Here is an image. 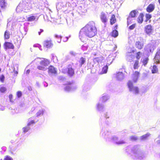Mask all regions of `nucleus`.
Returning <instances> with one entry per match:
<instances>
[{"mask_svg": "<svg viewBox=\"0 0 160 160\" xmlns=\"http://www.w3.org/2000/svg\"><path fill=\"white\" fill-rule=\"evenodd\" d=\"M149 20L148 19H147V18H146L145 20V22H147Z\"/></svg>", "mask_w": 160, "mask_h": 160, "instance_id": "864d4df0", "label": "nucleus"}, {"mask_svg": "<svg viewBox=\"0 0 160 160\" xmlns=\"http://www.w3.org/2000/svg\"><path fill=\"white\" fill-rule=\"evenodd\" d=\"M130 140L132 141H136L138 140V138L134 136H132L130 138Z\"/></svg>", "mask_w": 160, "mask_h": 160, "instance_id": "7c9ffc66", "label": "nucleus"}, {"mask_svg": "<svg viewBox=\"0 0 160 160\" xmlns=\"http://www.w3.org/2000/svg\"><path fill=\"white\" fill-rule=\"evenodd\" d=\"M74 82H67L64 84V85L65 86L64 89L66 92H69L73 87Z\"/></svg>", "mask_w": 160, "mask_h": 160, "instance_id": "39448f33", "label": "nucleus"}, {"mask_svg": "<svg viewBox=\"0 0 160 160\" xmlns=\"http://www.w3.org/2000/svg\"><path fill=\"white\" fill-rule=\"evenodd\" d=\"M10 101L11 102H13V101L12 100V94H10L9 96Z\"/></svg>", "mask_w": 160, "mask_h": 160, "instance_id": "ea45409f", "label": "nucleus"}, {"mask_svg": "<svg viewBox=\"0 0 160 160\" xmlns=\"http://www.w3.org/2000/svg\"><path fill=\"white\" fill-rule=\"evenodd\" d=\"M100 18L102 22L104 23L108 21V19L107 18L106 15L103 12H102L101 13Z\"/></svg>", "mask_w": 160, "mask_h": 160, "instance_id": "ddd939ff", "label": "nucleus"}, {"mask_svg": "<svg viewBox=\"0 0 160 160\" xmlns=\"http://www.w3.org/2000/svg\"><path fill=\"white\" fill-rule=\"evenodd\" d=\"M102 99H105V98H106V97L105 96H103V97H102Z\"/></svg>", "mask_w": 160, "mask_h": 160, "instance_id": "3c124183", "label": "nucleus"}, {"mask_svg": "<svg viewBox=\"0 0 160 160\" xmlns=\"http://www.w3.org/2000/svg\"><path fill=\"white\" fill-rule=\"evenodd\" d=\"M144 15L142 13H140L138 17L137 18V21L138 23H142L143 21V18Z\"/></svg>", "mask_w": 160, "mask_h": 160, "instance_id": "a211bd4d", "label": "nucleus"}, {"mask_svg": "<svg viewBox=\"0 0 160 160\" xmlns=\"http://www.w3.org/2000/svg\"><path fill=\"white\" fill-rule=\"evenodd\" d=\"M97 33V29L95 23L91 21L81 29L79 33V38L81 40H83L85 36L92 38L96 35Z\"/></svg>", "mask_w": 160, "mask_h": 160, "instance_id": "f257e3e1", "label": "nucleus"}, {"mask_svg": "<svg viewBox=\"0 0 160 160\" xmlns=\"http://www.w3.org/2000/svg\"><path fill=\"white\" fill-rule=\"evenodd\" d=\"M117 22V19L116 18L115 16L113 14L111 15V18L110 19V24L111 25H113L115 24Z\"/></svg>", "mask_w": 160, "mask_h": 160, "instance_id": "f3484780", "label": "nucleus"}, {"mask_svg": "<svg viewBox=\"0 0 160 160\" xmlns=\"http://www.w3.org/2000/svg\"><path fill=\"white\" fill-rule=\"evenodd\" d=\"M4 77L3 75H2L0 78V80L1 82H3L4 80Z\"/></svg>", "mask_w": 160, "mask_h": 160, "instance_id": "58836bf2", "label": "nucleus"}, {"mask_svg": "<svg viewBox=\"0 0 160 160\" xmlns=\"http://www.w3.org/2000/svg\"><path fill=\"white\" fill-rule=\"evenodd\" d=\"M53 45L52 42L51 40H47L44 42L43 46L47 48H51Z\"/></svg>", "mask_w": 160, "mask_h": 160, "instance_id": "0eeeda50", "label": "nucleus"}, {"mask_svg": "<svg viewBox=\"0 0 160 160\" xmlns=\"http://www.w3.org/2000/svg\"><path fill=\"white\" fill-rule=\"evenodd\" d=\"M43 32V29H40V31H39L38 32V35H41V33L42 32Z\"/></svg>", "mask_w": 160, "mask_h": 160, "instance_id": "c03bdc74", "label": "nucleus"}, {"mask_svg": "<svg viewBox=\"0 0 160 160\" xmlns=\"http://www.w3.org/2000/svg\"><path fill=\"white\" fill-rule=\"evenodd\" d=\"M146 18H147V19L149 20L152 18V15L151 14H146L145 15Z\"/></svg>", "mask_w": 160, "mask_h": 160, "instance_id": "e433bc0d", "label": "nucleus"}, {"mask_svg": "<svg viewBox=\"0 0 160 160\" xmlns=\"http://www.w3.org/2000/svg\"><path fill=\"white\" fill-rule=\"evenodd\" d=\"M124 143H125V142L123 141H122L119 142H118L117 143V144H123Z\"/></svg>", "mask_w": 160, "mask_h": 160, "instance_id": "a18cd8bd", "label": "nucleus"}, {"mask_svg": "<svg viewBox=\"0 0 160 160\" xmlns=\"http://www.w3.org/2000/svg\"><path fill=\"white\" fill-rule=\"evenodd\" d=\"M48 72L52 74H56L57 73L56 69L52 65L50 66L48 68Z\"/></svg>", "mask_w": 160, "mask_h": 160, "instance_id": "1a4fd4ad", "label": "nucleus"}, {"mask_svg": "<svg viewBox=\"0 0 160 160\" xmlns=\"http://www.w3.org/2000/svg\"><path fill=\"white\" fill-rule=\"evenodd\" d=\"M158 69L156 65H154L153 66L152 69V73H155L158 72Z\"/></svg>", "mask_w": 160, "mask_h": 160, "instance_id": "5701e85b", "label": "nucleus"}, {"mask_svg": "<svg viewBox=\"0 0 160 160\" xmlns=\"http://www.w3.org/2000/svg\"><path fill=\"white\" fill-rule=\"evenodd\" d=\"M30 7L29 6V5L28 3H26V4L25 5V6L24 7V9L25 10H30Z\"/></svg>", "mask_w": 160, "mask_h": 160, "instance_id": "4c0bfd02", "label": "nucleus"}, {"mask_svg": "<svg viewBox=\"0 0 160 160\" xmlns=\"http://www.w3.org/2000/svg\"><path fill=\"white\" fill-rule=\"evenodd\" d=\"M16 95H17V97L18 98H20L22 95V92L21 91H18L17 92Z\"/></svg>", "mask_w": 160, "mask_h": 160, "instance_id": "473e14b6", "label": "nucleus"}, {"mask_svg": "<svg viewBox=\"0 0 160 160\" xmlns=\"http://www.w3.org/2000/svg\"><path fill=\"white\" fill-rule=\"evenodd\" d=\"M30 128L29 126H28L27 125L26 127H24L22 128L23 132L24 133L27 132L30 129Z\"/></svg>", "mask_w": 160, "mask_h": 160, "instance_id": "c85d7f7f", "label": "nucleus"}, {"mask_svg": "<svg viewBox=\"0 0 160 160\" xmlns=\"http://www.w3.org/2000/svg\"><path fill=\"white\" fill-rule=\"evenodd\" d=\"M93 61L95 63L98 62L99 63L101 61V60L99 58L97 57L94 59Z\"/></svg>", "mask_w": 160, "mask_h": 160, "instance_id": "72a5a7b5", "label": "nucleus"}, {"mask_svg": "<svg viewBox=\"0 0 160 160\" xmlns=\"http://www.w3.org/2000/svg\"><path fill=\"white\" fill-rule=\"evenodd\" d=\"M62 72L64 74L67 73L68 75L70 77L73 76L74 74V70L72 68V64H69L67 68H62Z\"/></svg>", "mask_w": 160, "mask_h": 160, "instance_id": "7ed1b4c3", "label": "nucleus"}, {"mask_svg": "<svg viewBox=\"0 0 160 160\" xmlns=\"http://www.w3.org/2000/svg\"><path fill=\"white\" fill-rule=\"evenodd\" d=\"M102 106L100 104H99L97 105V107L98 109H99Z\"/></svg>", "mask_w": 160, "mask_h": 160, "instance_id": "49530a36", "label": "nucleus"}, {"mask_svg": "<svg viewBox=\"0 0 160 160\" xmlns=\"http://www.w3.org/2000/svg\"><path fill=\"white\" fill-rule=\"evenodd\" d=\"M1 68H0V72H1Z\"/></svg>", "mask_w": 160, "mask_h": 160, "instance_id": "13d9d810", "label": "nucleus"}, {"mask_svg": "<svg viewBox=\"0 0 160 160\" xmlns=\"http://www.w3.org/2000/svg\"><path fill=\"white\" fill-rule=\"evenodd\" d=\"M135 52V50H133L132 51L130 52H128V53H134Z\"/></svg>", "mask_w": 160, "mask_h": 160, "instance_id": "09e8293b", "label": "nucleus"}, {"mask_svg": "<svg viewBox=\"0 0 160 160\" xmlns=\"http://www.w3.org/2000/svg\"><path fill=\"white\" fill-rule=\"evenodd\" d=\"M136 23H134V24H132V25H131L129 27V29H130V30H132L136 26Z\"/></svg>", "mask_w": 160, "mask_h": 160, "instance_id": "c9c22d12", "label": "nucleus"}, {"mask_svg": "<svg viewBox=\"0 0 160 160\" xmlns=\"http://www.w3.org/2000/svg\"><path fill=\"white\" fill-rule=\"evenodd\" d=\"M130 62H133V68L134 69H138L139 67V61L138 60H133L132 59L130 60Z\"/></svg>", "mask_w": 160, "mask_h": 160, "instance_id": "f8f14e48", "label": "nucleus"}, {"mask_svg": "<svg viewBox=\"0 0 160 160\" xmlns=\"http://www.w3.org/2000/svg\"><path fill=\"white\" fill-rule=\"evenodd\" d=\"M127 85L130 92H133L134 94H137L139 92V88L137 86L134 87L133 82L129 80L127 83Z\"/></svg>", "mask_w": 160, "mask_h": 160, "instance_id": "f03ea898", "label": "nucleus"}, {"mask_svg": "<svg viewBox=\"0 0 160 160\" xmlns=\"http://www.w3.org/2000/svg\"><path fill=\"white\" fill-rule=\"evenodd\" d=\"M118 32L116 30H113L111 32V35L112 37L116 38L118 36Z\"/></svg>", "mask_w": 160, "mask_h": 160, "instance_id": "4be33fe9", "label": "nucleus"}, {"mask_svg": "<svg viewBox=\"0 0 160 160\" xmlns=\"http://www.w3.org/2000/svg\"><path fill=\"white\" fill-rule=\"evenodd\" d=\"M152 27L150 24L146 26L144 28L145 32L148 34H151L152 31Z\"/></svg>", "mask_w": 160, "mask_h": 160, "instance_id": "9b49d317", "label": "nucleus"}, {"mask_svg": "<svg viewBox=\"0 0 160 160\" xmlns=\"http://www.w3.org/2000/svg\"><path fill=\"white\" fill-rule=\"evenodd\" d=\"M14 72L16 75H17L18 74V72L14 70Z\"/></svg>", "mask_w": 160, "mask_h": 160, "instance_id": "8fccbe9b", "label": "nucleus"}, {"mask_svg": "<svg viewBox=\"0 0 160 160\" xmlns=\"http://www.w3.org/2000/svg\"><path fill=\"white\" fill-rule=\"evenodd\" d=\"M150 135L149 133H147L146 134L142 135L141 137V139L142 140H144L147 139Z\"/></svg>", "mask_w": 160, "mask_h": 160, "instance_id": "a878e982", "label": "nucleus"}, {"mask_svg": "<svg viewBox=\"0 0 160 160\" xmlns=\"http://www.w3.org/2000/svg\"><path fill=\"white\" fill-rule=\"evenodd\" d=\"M37 122V121L35 122L34 120H32L28 123L27 124V126H29L31 125L32 124H35L36 122Z\"/></svg>", "mask_w": 160, "mask_h": 160, "instance_id": "2f4dec72", "label": "nucleus"}, {"mask_svg": "<svg viewBox=\"0 0 160 160\" xmlns=\"http://www.w3.org/2000/svg\"><path fill=\"white\" fill-rule=\"evenodd\" d=\"M108 66L106 65L103 67L102 69V73H106L107 72L108 69Z\"/></svg>", "mask_w": 160, "mask_h": 160, "instance_id": "393cba45", "label": "nucleus"}, {"mask_svg": "<svg viewBox=\"0 0 160 160\" xmlns=\"http://www.w3.org/2000/svg\"><path fill=\"white\" fill-rule=\"evenodd\" d=\"M65 38H66V41L68 40V38L67 37H65Z\"/></svg>", "mask_w": 160, "mask_h": 160, "instance_id": "5fc2aeb1", "label": "nucleus"}, {"mask_svg": "<svg viewBox=\"0 0 160 160\" xmlns=\"http://www.w3.org/2000/svg\"><path fill=\"white\" fill-rule=\"evenodd\" d=\"M49 62V61L47 59H44L39 62L40 65L38 66L37 68L40 70H45Z\"/></svg>", "mask_w": 160, "mask_h": 160, "instance_id": "20e7f679", "label": "nucleus"}, {"mask_svg": "<svg viewBox=\"0 0 160 160\" xmlns=\"http://www.w3.org/2000/svg\"><path fill=\"white\" fill-rule=\"evenodd\" d=\"M118 27V25L117 24H116L115 25L114 27L113 28L115 29V30H116L117 29Z\"/></svg>", "mask_w": 160, "mask_h": 160, "instance_id": "de8ad7c7", "label": "nucleus"}, {"mask_svg": "<svg viewBox=\"0 0 160 160\" xmlns=\"http://www.w3.org/2000/svg\"><path fill=\"white\" fill-rule=\"evenodd\" d=\"M86 62V59L82 57H81L79 61V65L80 67H82V65H83Z\"/></svg>", "mask_w": 160, "mask_h": 160, "instance_id": "412c9836", "label": "nucleus"}, {"mask_svg": "<svg viewBox=\"0 0 160 160\" xmlns=\"http://www.w3.org/2000/svg\"><path fill=\"white\" fill-rule=\"evenodd\" d=\"M140 74V72L135 71L132 74V81L133 82H136Z\"/></svg>", "mask_w": 160, "mask_h": 160, "instance_id": "6e6552de", "label": "nucleus"}, {"mask_svg": "<svg viewBox=\"0 0 160 160\" xmlns=\"http://www.w3.org/2000/svg\"><path fill=\"white\" fill-rule=\"evenodd\" d=\"M37 19V16L35 15L31 14L29 17L27 18V21L28 22H32L35 21Z\"/></svg>", "mask_w": 160, "mask_h": 160, "instance_id": "dca6fc26", "label": "nucleus"}, {"mask_svg": "<svg viewBox=\"0 0 160 160\" xmlns=\"http://www.w3.org/2000/svg\"><path fill=\"white\" fill-rule=\"evenodd\" d=\"M4 48L5 49L14 48V46L12 43L9 42H5L3 44Z\"/></svg>", "mask_w": 160, "mask_h": 160, "instance_id": "9d476101", "label": "nucleus"}, {"mask_svg": "<svg viewBox=\"0 0 160 160\" xmlns=\"http://www.w3.org/2000/svg\"><path fill=\"white\" fill-rule=\"evenodd\" d=\"M154 62L156 64H158L159 63V60L158 59H157L156 57L155 58H154Z\"/></svg>", "mask_w": 160, "mask_h": 160, "instance_id": "a19ab883", "label": "nucleus"}, {"mask_svg": "<svg viewBox=\"0 0 160 160\" xmlns=\"http://www.w3.org/2000/svg\"><path fill=\"white\" fill-rule=\"evenodd\" d=\"M10 32L8 30H6L4 33V38L5 40L8 39L10 38Z\"/></svg>", "mask_w": 160, "mask_h": 160, "instance_id": "6ab92c4d", "label": "nucleus"}, {"mask_svg": "<svg viewBox=\"0 0 160 160\" xmlns=\"http://www.w3.org/2000/svg\"><path fill=\"white\" fill-rule=\"evenodd\" d=\"M7 90V88L4 86H1L0 87V93H4Z\"/></svg>", "mask_w": 160, "mask_h": 160, "instance_id": "bb28decb", "label": "nucleus"}, {"mask_svg": "<svg viewBox=\"0 0 160 160\" xmlns=\"http://www.w3.org/2000/svg\"><path fill=\"white\" fill-rule=\"evenodd\" d=\"M86 12V10L83 8L80 7L79 8V12L81 14H82Z\"/></svg>", "mask_w": 160, "mask_h": 160, "instance_id": "cd10ccee", "label": "nucleus"}, {"mask_svg": "<svg viewBox=\"0 0 160 160\" xmlns=\"http://www.w3.org/2000/svg\"><path fill=\"white\" fill-rule=\"evenodd\" d=\"M28 89L29 90L31 91L32 90V88H31L30 87L29 88H28Z\"/></svg>", "mask_w": 160, "mask_h": 160, "instance_id": "603ef678", "label": "nucleus"}, {"mask_svg": "<svg viewBox=\"0 0 160 160\" xmlns=\"http://www.w3.org/2000/svg\"><path fill=\"white\" fill-rule=\"evenodd\" d=\"M55 37L59 39V41H58V42H60L61 41V37L60 36H58L57 35H55Z\"/></svg>", "mask_w": 160, "mask_h": 160, "instance_id": "79ce46f5", "label": "nucleus"}, {"mask_svg": "<svg viewBox=\"0 0 160 160\" xmlns=\"http://www.w3.org/2000/svg\"><path fill=\"white\" fill-rule=\"evenodd\" d=\"M159 143H160V142H159Z\"/></svg>", "mask_w": 160, "mask_h": 160, "instance_id": "052dcab7", "label": "nucleus"}, {"mask_svg": "<svg viewBox=\"0 0 160 160\" xmlns=\"http://www.w3.org/2000/svg\"><path fill=\"white\" fill-rule=\"evenodd\" d=\"M155 8V5L154 4H150L147 7L146 10L148 12H152Z\"/></svg>", "mask_w": 160, "mask_h": 160, "instance_id": "4468645a", "label": "nucleus"}, {"mask_svg": "<svg viewBox=\"0 0 160 160\" xmlns=\"http://www.w3.org/2000/svg\"><path fill=\"white\" fill-rule=\"evenodd\" d=\"M33 47H41V46L39 44H36L33 45Z\"/></svg>", "mask_w": 160, "mask_h": 160, "instance_id": "37998d69", "label": "nucleus"}, {"mask_svg": "<svg viewBox=\"0 0 160 160\" xmlns=\"http://www.w3.org/2000/svg\"><path fill=\"white\" fill-rule=\"evenodd\" d=\"M158 2L159 4H160V0H158Z\"/></svg>", "mask_w": 160, "mask_h": 160, "instance_id": "6e6d98bb", "label": "nucleus"}, {"mask_svg": "<svg viewBox=\"0 0 160 160\" xmlns=\"http://www.w3.org/2000/svg\"><path fill=\"white\" fill-rule=\"evenodd\" d=\"M142 53L140 51L137 52L136 54V58L137 60H139L142 55Z\"/></svg>", "mask_w": 160, "mask_h": 160, "instance_id": "b1692460", "label": "nucleus"}, {"mask_svg": "<svg viewBox=\"0 0 160 160\" xmlns=\"http://www.w3.org/2000/svg\"><path fill=\"white\" fill-rule=\"evenodd\" d=\"M27 72H28V73H29L30 72V70H28L27 71Z\"/></svg>", "mask_w": 160, "mask_h": 160, "instance_id": "4d7b16f0", "label": "nucleus"}, {"mask_svg": "<svg viewBox=\"0 0 160 160\" xmlns=\"http://www.w3.org/2000/svg\"><path fill=\"white\" fill-rule=\"evenodd\" d=\"M3 160H13V159L11 157L7 155L5 156Z\"/></svg>", "mask_w": 160, "mask_h": 160, "instance_id": "f704fd0d", "label": "nucleus"}, {"mask_svg": "<svg viewBox=\"0 0 160 160\" xmlns=\"http://www.w3.org/2000/svg\"><path fill=\"white\" fill-rule=\"evenodd\" d=\"M151 22V20H149V22Z\"/></svg>", "mask_w": 160, "mask_h": 160, "instance_id": "bf43d9fd", "label": "nucleus"}, {"mask_svg": "<svg viewBox=\"0 0 160 160\" xmlns=\"http://www.w3.org/2000/svg\"><path fill=\"white\" fill-rule=\"evenodd\" d=\"M137 14V11L136 10H133L131 11L129 14V16L127 18L128 20V24L129 25L131 23L130 21H129V20H130V18H134L136 16Z\"/></svg>", "mask_w": 160, "mask_h": 160, "instance_id": "423d86ee", "label": "nucleus"}, {"mask_svg": "<svg viewBox=\"0 0 160 160\" xmlns=\"http://www.w3.org/2000/svg\"><path fill=\"white\" fill-rule=\"evenodd\" d=\"M148 61V58H146L145 59H144L142 62L143 65L145 66V65L147 64Z\"/></svg>", "mask_w": 160, "mask_h": 160, "instance_id": "c756f323", "label": "nucleus"}, {"mask_svg": "<svg viewBox=\"0 0 160 160\" xmlns=\"http://www.w3.org/2000/svg\"><path fill=\"white\" fill-rule=\"evenodd\" d=\"M7 3L5 0H1L0 2V8L2 9H4L6 7Z\"/></svg>", "mask_w": 160, "mask_h": 160, "instance_id": "aec40b11", "label": "nucleus"}, {"mask_svg": "<svg viewBox=\"0 0 160 160\" xmlns=\"http://www.w3.org/2000/svg\"><path fill=\"white\" fill-rule=\"evenodd\" d=\"M135 46L138 49L141 50L143 48L144 44L141 42L136 41L135 43Z\"/></svg>", "mask_w": 160, "mask_h": 160, "instance_id": "2eb2a0df", "label": "nucleus"}]
</instances>
